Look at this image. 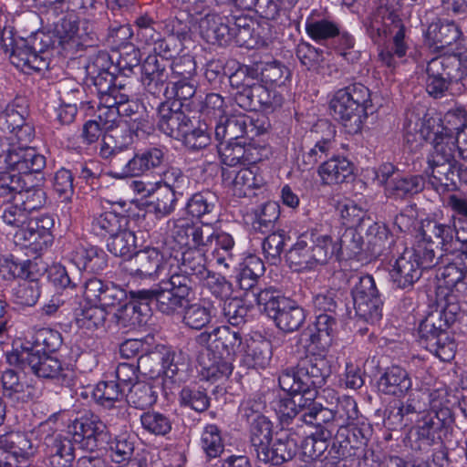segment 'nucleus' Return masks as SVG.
Returning <instances> with one entry per match:
<instances>
[{
  "label": "nucleus",
  "mask_w": 467,
  "mask_h": 467,
  "mask_svg": "<svg viewBox=\"0 0 467 467\" xmlns=\"http://www.w3.org/2000/svg\"><path fill=\"white\" fill-rule=\"evenodd\" d=\"M73 438L75 441L82 444V447L93 451L102 449L109 443L110 457L113 462L120 463L131 461L134 452V437L120 434L109 442L110 435L106 424L100 418L93 413H86L76 419L72 425Z\"/></svg>",
  "instance_id": "1"
},
{
  "label": "nucleus",
  "mask_w": 467,
  "mask_h": 467,
  "mask_svg": "<svg viewBox=\"0 0 467 467\" xmlns=\"http://www.w3.org/2000/svg\"><path fill=\"white\" fill-rule=\"evenodd\" d=\"M460 313L461 308L457 303L448 302L441 310L429 314L419 326L420 346L442 361H450L454 358L456 343L448 329Z\"/></svg>",
  "instance_id": "2"
},
{
  "label": "nucleus",
  "mask_w": 467,
  "mask_h": 467,
  "mask_svg": "<svg viewBox=\"0 0 467 467\" xmlns=\"http://www.w3.org/2000/svg\"><path fill=\"white\" fill-rule=\"evenodd\" d=\"M372 108L369 89L360 83L338 89L329 102V109L336 119L339 120L349 134L361 131Z\"/></svg>",
  "instance_id": "3"
},
{
  "label": "nucleus",
  "mask_w": 467,
  "mask_h": 467,
  "mask_svg": "<svg viewBox=\"0 0 467 467\" xmlns=\"http://www.w3.org/2000/svg\"><path fill=\"white\" fill-rule=\"evenodd\" d=\"M205 251L186 248L181 253L180 258L175 255L178 265L175 269H171L170 276L166 279V284L175 293L173 301L177 300L185 306L189 296H194L196 283L208 276L210 271L206 267Z\"/></svg>",
  "instance_id": "4"
},
{
  "label": "nucleus",
  "mask_w": 467,
  "mask_h": 467,
  "mask_svg": "<svg viewBox=\"0 0 467 467\" xmlns=\"http://www.w3.org/2000/svg\"><path fill=\"white\" fill-rule=\"evenodd\" d=\"M334 253L335 246L329 235L307 230L298 235L285 256L291 268L303 271L326 264Z\"/></svg>",
  "instance_id": "5"
},
{
  "label": "nucleus",
  "mask_w": 467,
  "mask_h": 467,
  "mask_svg": "<svg viewBox=\"0 0 467 467\" xmlns=\"http://www.w3.org/2000/svg\"><path fill=\"white\" fill-rule=\"evenodd\" d=\"M55 44L54 34L40 30L26 38H15L10 54L11 63L23 71L47 69L50 61V50Z\"/></svg>",
  "instance_id": "6"
},
{
  "label": "nucleus",
  "mask_w": 467,
  "mask_h": 467,
  "mask_svg": "<svg viewBox=\"0 0 467 467\" xmlns=\"http://www.w3.org/2000/svg\"><path fill=\"white\" fill-rule=\"evenodd\" d=\"M256 304L285 333L297 331L306 320L305 310L278 290L266 288L260 291L256 294Z\"/></svg>",
  "instance_id": "7"
},
{
  "label": "nucleus",
  "mask_w": 467,
  "mask_h": 467,
  "mask_svg": "<svg viewBox=\"0 0 467 467\" xmlns=\"http://www.w3.org/2000/svg\"><path fill=\"white\" fill-rule=\"evenodd\" d=\"M454 422V414L448 407L424 414L412 432V447L419 451H428L433 445H442L443 437L452 431Z\"/></svg>",
  "instance_id": "8"
},
{
  "label": "nucleus",
  "mask_w": 467,
  "mask_h": 467,
  "mask_svg": "<svg viewBox=\"0 0 467 467\" xmlns=\"http://www.w3.org/2000/svg\"><path fill=\"white\" fill-rule=\"evenodd\" d=\"M175 352L164 347L141 354L138 358L139 372L151 379H161L163 388H170L180 373L184 371L185 364L179 362Z\"/></svg>",
  "instance_id": "9"
},
{
  "label": "nucleus",
  "mask_w": 467,
  "mask_h": 467,
  "mask_svg": "<svg viewBox=\"0 0 467 467\" xmlns=\"http://www.w3.org/2000/svg\"><path fill=\"white\" fill-rule=\"evenodd\" d=\"M337 431L331 441L328 454L334 459H345L358 455L367 446L371 433L366 420L350 423L337 424Z\"/></svg>",
  "instance_id": "10"
},
{
  "label": "nucleus",
  "mask_w": 467,
  "mask_h": 467,
  "mask_svg": "<svg viewBox=\"0 0 467 467\" xmlns=\"http://www.w3.org/2000/svg\"><path fill=\"white\" fill-rule=\"evenodd\" d=\"M229 16L218 14H207L200 21V34L209 44L226 46L232 40L238 46H248L253 37L254 26H246L237 31H231Z\"/></svg>",
  "instance_id": "11"
},
{
  "label": "nucleus",
  "mask_w": 467,
  "mask_h": 467,
  "mask_svg": "<svg viewBox=\"0 0 467 467\" xmlns=\"http://www.w3.org/2000/svg\"><path fill=\"white\" fill-rule=\"evenodd\" d=\"M357 317L367 323L376 324L382 317V301L372 275H365L351 289Z\"/></svg>",
  "instance_id": "12"
},
{
  "label": "nucleus",
  "mask_w": 467,
  "mask_h": 467,
  "mask_svg": "<svg viewBox=\"0 0 467 467\" xmlns=\"http://www.w3.org/2000/svg\"><path fill=\"white\" fill-rule=\"evenodd\" d=\"M127 293L128 298L126 300L133 306L136 305L137 308L140 309L139 312L145 314L147 317L150 316V305L153 302L156 308L167 316H173L179 307L183 306L182 302L173 301V298H170L175 293L166 284V279L161 280L154 288L130 290Z\"/></svg>",
  "instance_id": "13"
},
{
  "label": "nucleus",
  "mask_w": 467,
  "mask_h": 467,
  "mask_svg": "<svg viewBox=\"0 0 467 467\" xmlns=\"http://www.w3.org/2000/svg\"><path fill=\"white\" fill-rule=\"evenodd\" d=\"M168 151L165 146H150L140 150L132 157L127 155L120 171H113L112 176L122 179L154 171L167 162Z\"/></svg>",
  "instance_id": "14"
},
{
  "label": "nucleus",
  "mask_w": 467,
  "mask_h": 467,
  "mask_svg": "<svg viewBox=\"0 0 467 467\" xmlns=\"http://www.w3.org/2000/svg\"><path fill=\"white\" fill-rule=\"evenodd\" d=\"M335 135L334 127L326 120L318 121L311 129L309 138L313 147L302 155L303 171L313 169L319 161L335 154L337 147Z\"/></svg>",
  "instance_id": "15"
},
{
  "label": "nucleus",
  "mask_w": 467,
  "mask_h": 467,
  "mask_svg": "<svg viewBox=\"0 0 467 467\" xmlns=\"http://www.w3.org/2000/svg\"><path fill=\"white\" fill-rule=\"evenodd\" d=\"M54 225V218L49 214L32 218L25 227L16 231V242L30 248L35 254H40L53 244Z\"/></svg>",
  "instance_id": "16"
},
{
  "label": "nucleus",
  "mask_w": 467,
  "mask_h": 467,
  "mask_svg": "<svg viewBox=\"0 0 467 467\" xmlns=\"http://www.w3.org/2000/svg\"><path fill=\"white\" fill-rule=\"evenodd\" d=\"M280 388L287 393H302L306 399H317V389L322 387L321 379L315 378L310 372L305 358H301L296 366L282 371L278 378Z\"/></svg>",
  "instance_id": "17"
},
{
  "label": "nucleus",
  "mask_w": 467,
  "mask_h": 467,
  "mask_svg": "<svg viewBox=\"0 0 467 467\" xmlns=\"http://www.w3.org/2000/svg\"><path fill=\"white\" fill-rule=\"evenodd\" d=\"M17 359L26 363L32 373L38 378L57 379L66 386H70L73 383V370L51 354H19Z\"/></svg>",
  "instance_id": "18"
},
{
  "label": "nucleus",
  "mask_w": 467,
  "mask_h": 467,
  "mask_svg": "<svg viewBox=\"0 0 467 467\" xmlns=\"http://www.w3.org/2000/svg\"><path fill=\"white\" fill-rule=\"evenodd\" d=\"M261 133L262 130L244 114L224 116L216 121L214 127V136L219 142L241 141L245 138L254 140Z\"/></svg>",
  "instance_id": "19"
},
{
  "label": "nucleus",
  "mask_w": 467,
  "mask_h": 467,
  "mask_svg": "<svg viewBox=\"0 0 467 467\" xmlns=\"http://www.w3.org/2000/svg\"><path fill=\"white\" fill-rule=\"evenodd\" d=\"M170 61L157 55H149L140 65V81L145 91L155 98L164 96L171 79Z\"/></svg>",
  "instance_id": "20"
},
{
  "label": "nucleus",
  "mask_w": 467,
  "mask_h": 467,
  "mask_svg": "<svg viewBox=\"0 0 467 467\" xmlns=\"http://www.w3.org/2000/svg\"><path fill=\"white\" fill-rule=\"evenodd\" d=\"M182 102L163 101L157 108L158 128L169 137L180 140L192 127L191 119L182 110Z\"/></svg>",
  "instance_id": "21"
},
{
  "label": "nucleus",
  "mask_w": 467,
  "mask_h": 467,
  "mask_svg": "<svg viewBox=\"0 0 467 467\" xmlns=\"http://www.w3.org/2000/svg\"><path fill=\"white\" fill-rule=\"evenodd\" d=\"M132 142V135L125 127L107 130L100 143L99 155L103 159H110L112 167L120 171L127 158L125 150Z\"/></svg>",
  "instance_id": "22"
},
{
  "label": "nucleus",
  "mask_w": 467,
  "mask_h": 467,
  "mask_svg": "<svg viewBox=\"0 0 467 467\" xmlns=\"http://www.w3.org/2000/svg\"><path fill=\"white\" fill-rule=\"evenodd\" d=\"M5 162L10 171L24 178L38 173L46 167V158L32 147L11 146L5 154Z\"/></svg>",
  "instance_id": "23"
},
{
  "label": "nucleus",
  "mask_w": 467,
  "mask_h": 467,
  "mask_svg": "<svg viewBox=\"0 0 467 467\" xmlns=\"http://www.w3.org/2000/svg\"><path fill=\"white\" fill-rule=\"evenodd\" d=\"M283 97L275 89L255 81L250 89L237 99V105L244 110L275 109L283 104Z\"/></svg>",
  "instance_id": "24"
},
{
  "label": "nucleus",
  "mask_w": 467,
  "mask_h": 467,
  "mask_svg": "<svg viewBox=\"0 0 467 467\" xmlns=\"http://www.w3.org/2000/svg\"><path fill=\"white\" fill-rule=\"evenodd\" d=\"M32 453V442L26 433L11 431L0 435V454L16 467H22L21 463Z\"/></svg>",
  "instance_id": "25"
},
{
  "label": "nucleus",
  "mask_w": 467,
  "mask_h": 467,
  "mask_svg": "<svg viewBox=\"0 0 467 467\" xmlns=\"http://www.w3.org/2000/svg\"><path fill=\"white\" fill-rule=\"evenodd\" d=\"M421 274V268L414 259V253L409 249H405L402 254L396 259L389 271L393 285L400 289L411 288L420 278Z\"/></svg>",
  "instance_id": "26"
},
{
  "label": "nucleus",
  "mask_w": 467,
  "mask_h": 467,
  "mask_svg": "<svg viewBox=\"0 0 467 467\" xmlns=\"http://www.w3.org/2000/svg\"><path fill=\"white\" fill-rule=\"evenodd\" d=\"M427 139L431 140L433 146L432 151L428 157V163L457 161L455 155L458 145L451 129L438 124L437 130L433 131V137L431 138V134L428 133Z\"/></svg>",
  "instance_id": "27"
},
{
  "label": "nucleus",
  "mask_w": 467,
  "mask_h": 467,
  "mask_svg": "<svg viewBox=\"0 0 467 467\" xmlns=\"http://www.w3.org/2000/svg\"><path fill=\"white\" fill-rule=\"evenodd\" d=\"M462 32L459 26L449 20H437L432 22L426 32V41L431 48L441 52L446 47L457 44L462 40Z\"/></svg>",
  "instance_id": "28"
},
{
  "label": "nucleus",
  "mask_w": 467,
  "mask_h": 467,
  "mask_svg": "<svg viewBox=\"0 0 467 467\" xmlns=\"http://www.w3.org/2000/svg\"><path fill=\"white\" fill-rule=\"evenodd\" d=\"M163 268V255L156 248L147 247L134 254L130 275L141 279H156Z\"/></svg>",
  "instance_id": "29"
},
{
  "label": "nucleus",
  "mask_w": 467,
  "mask_h": 467,
  "mask_svg": "<svg viewBox=\"0 0 467 467\" xmlns=\"http://www.w3.org/2000/svg\"><path fill=\"white\" fill-rule=\"evenodd\" d=\"M290 398L279 399L275 405V410L283 427L290 425L301 426L304 423L301 416L306 410V406L312 400L302 393H288Z\"/></svg>",
  "instance_id": "30"
},
{
  "label": "nucleus",
  "mask_w": 467,
  "mask_h": 467,
  "mask_svg": "<svg viewBox=\"0 0 467 467\" xmlns=\"http://www.w3.org/2000/svg\"><path fill=\"white\" fill-rule=\"evenodd\" d=\"M3 396L15 404L26 403L34 399L35 389L25 377L14 369H6L1 378Z\"/></svg>",
  "instance_id": "31"
},
{
  "label": "nucleus",
  "mask_w": 467,
  "mask_h": 467,
  "mask_svg": "<svg viewBox=\"0 0 467 467\" xmlns=\"http://www.w3.org/2000/svg\"><path fill=\"white\" fill-rule=\"evenodd\" d=\"M220 142L218 152L222 163L229 167L255 163L260 160L254 151L256 149L247 144L245 140Z\"/></svg>",
  "instance_id": "32"
},
{
  "label": "nucleus",
  "mask_w": 467,
  "mask_h": 467,
  "mask_svg": "<svg viewBox=\"0 0 467 467\" xmlns=\"http://www.w3.org/2000/svg\"><path fill=\"white\" fill-rule=\"evenodd\" d=\"M455 234V229L451 225L439 223L433 220H425L422 221L420 228L421 239L419 242L448 251Z\"/></svg>",
  "instance_id": "33"
},
{
  "label": "nucleus",
  "mask_w": 467,
  "mask_h": 467,
  "mask_svg": "<svg viewBox=\"0 0 467 467\" xmlns=\"http://www.w3.org/2000/svg\"><path fill=\"white\" fill-rule=\"evenodd\" d=\"M61 345V334L57 330L44 327L37 330L31 340L23 344L20 354H52L58 350Z\"/></svg>",
  "instance_id": "34"
},
{
  "label": "nucleus",
  "mask_w": 467,
  "mask_h": 467,
  "mask_svg": "<svg viewBox=\"0 0 467 467\" xmlns=\"http://www.w3.org/2000/svg\"><path fill=\"white\" fill-rule=\"evenodd\" d=\"M378 387L384 394L402 397L410 389L411 379L406 369L391 366L380 376Z\"/></svg>",
  "instance_id": "35"
},
{
  "label": "nucleus",
  "mask_w": 467,
  "mask_h": 467,
  "mask_svg": "<svg viewBox=\"0 0 467 467\" xmlns=\"http://www.w3.org/2000/svg\"><path fill=\"white\" fill-rule=\"evenodd\" d=\"M47 452L52 467H71L75 460V448L71 439L61 434L47 440Z\"/></svg>",
  "instance_id": "36"
},
{
  "label": "nucleus",
  "mask_w": 467,
  "mask_h": 467,
  "mask_svg": "<svg viewBox=\"0 0 467 467\" xmlns=\"http://www.w3.org/2000/svg\"><path fill=\"white\" fill-rule=\"evenodd\" d=\"M234 359L219 353L212 352V355H199L198 363L202 375L208 380H218L228 378L234 369Z\"/></svg>",
  "instance_id": "37"
},
{
  "label": "nucleus",
  "mask_w": 467,
  "mask_h": 467,
  "mask_svg": "<svg viewBox=\"0 0 467 467\" xmlns=\"http://www.w3.org/2000/svg\"><path fill=\"white\" fill-rule=\"evenodd\" d=\"M368 247L374 256H380L389 254L391 245L395 244L393 235L385 224L374 222L364 226L363 231Z\"/></svg>",
  "instance_id": "38"
},
{
  "label": "nucleus",
  "mask_w": 467,
  "mask_h": 467,
  "mask_svg": "<svg viewBox=\"0 0 467 467\" xmlns=\"http://www.w3.org/2000/svg\"><path fill=\"white\" fill-rule=\"evenodd\" d=\"M54 36L63 49H78L81 45L78 36V23L75 13H67L55 24Z\"/></svg>",
  "instance_id": "39"
},
{
  "label": "nucleus",
  "mask_w": 467,
  "mask_h": 467,
  "mask_svg": "<svg viewBox=\"0 0 467 467\" xmlns=\"http://www.w3.org/2000/svg\"><path fill=\"white\" fill-rule=\"evenodd\" d=\"M296 443L290 439H276L265 447L263 453L256 456L259 462L281 465L292 460L296 454Z\"/></svg>",
  "instance_id": "40"
},
{
  "label": "nucleus",
  "mask_w": 467,
  "mask_h": 467,
  "mask_svg": "<svg viewBox=\"0 0 467 467\" xmlns=\"http://www.w3.org/2000/svg\"><path fill=\"white\" fill-rule=\"evenodd\" d=\"M425 187V179L421 175L395 176L386 186L389 197L404 200L420 193Z\"/></svg>",
  "instance_id": "41"
},
{
  "label": "nucleus",
  "mask_w": 467,
  "mask_h": 467,
  "mask_svg": "<svg viewBox=\"0 0 467 467\" xmlns=\"http://www.w3.org/2000/svg\"><path fill=\"white\" fill-rule=\"evenodd\" d=\"M222 177L224 183L232 184L234 194L239 197L246 196L248 191L259 189L264 185V179L250 168H243L233 177L232 172L223 169Z\"/></svg>",
  "instance_id": "42"
},
{
  "label": "nucleus",
  "mask_w": 467,
  "mask_h": 467,
  "mask_svg": "<svg viewBox=\"0 0 467 467\" xmlns=\"http://www.w3.org/2000/svg\"><path fill=\"white\" fill-rule=\"evenodd\" d=\"M213 343L212 349L215 353L223 354L234 360L236 353L244 348L240 332L226 326L214 328Z\"/></svg>",
  "instance_id": "43"
},
{
  "label": "nucleus",
  "mask_w": 467,
  "mask_h": 467,
  "mask_svg": "<svg viewBox=\"0 0 467 467\" xmlns=\"http://www.w3.org/2000/svg\"><path fill=\"white\" fill-rule=\"evenodd\" d=\"M318 174L326 183H342L353 174V164L347 158L333 154L319 166Z\"/></svg>",
  "instance_id": "44"
},
{
  "label": "nucleus",
  "mask_w": 467,
  "mask_h": 467,
  "mask_svg": "<svg viewBox=\"0 0 467 467\" xmlns=\"http://www.w3.org/2000/svg\"><path fill=\"white\" fill-rule=\"evenodd\" d=\"M428 164L431 169L430 182L436 190L440 186L447 191L457 188V179L460 171L458 161H441Z\"/></svg>",
  "instance_id": "45"
},
{
  "label": "nucleus",
  "mask_w": 467,
  "mask_h": 467,
  "mask_svg": "<svg viewBox=\"0 0 467 467\" xmlns=\"http://www.w3.org/2000/svg\"><path fill=\"white\" fill-rule=\"evenodd\" d=\"M246 416L248 420H251L252 452L255 456H259L273 440L272 423L265 416L259 413L254 414L252 419H250V415Z\"/></svg>",
  "instance_id": "46"
},
{
  "label": "nucleus",
  "mask_w": 467,
  "mask_h": 467,
  "mask_svg": "<svg viewBox=\"0 0 467 467\" xmlns=\"http://www.w3.org/2000/svg\"><path fill=\"white\" fill-rule=\"evenodd\" d=\"M245 358L247 366L254 368H265L270 362L272 357L271 343L265 338L250 337L245 341Z\"/></svg>",
  "instance_id": "47"
},
{
  "label": "nucleus",
  "mask_w": 467,
  "mask_h": 467,
  "mask_svg": "<svg viewBox=\"0 0 467 467\" xmlns=\"http://www.w3.org/2000/svg\"><path fill=\"white\" fill-rule=\"evenodd\" d=\"M462 66V59L456 55L441 56L432 58L427 65V76L438 77L455 82L459 79V71Z\"/></svg>",
  "instance_id": "48"
},
{
  "label": "nucleus",
  "mask_w": 467,
  "mask_h": 467,
  "mask_svg": "<svg viewBox=\"0 0 467 467\" xmlns=\"http://www.w3.org/2000/svg\"><path fill=\"white\" fill-rule=\"evenodd\" d=\"M252 214L253 229L266 234L275 231L280 216V206L275 202H267L254 209Z\"/></svg>",
  "instance_id": "49"
},
{
  "label": "nucleus",
  "mask_w": 467,
  "mask_h": 467,
  "mask_svg": "<svg viewBox=\"0 0 467 467\" xmlns=\"http://www.w3.org/2000/svg\"><path fill=\"white\" fill-rule=\"evenodd\" d=\"M362 233L358 229L347 228L338 244L333 243L335 246L334 254L339 260H350L359 255L363 251L364 244Z\"/></svg>",
  "instance_id": "50"
},
{
  "label": "nucleus",
  "mask_w": 467,
  "mask_h": 467,
  "mask_svg": "<svg viewBox=\"0 0 467 467\" xmlns=\"http://www.w3.org/2000/svg\"><path fill=\"white\" fill-rule=\"evenodd\" d=\"M218 197L211 191H202L192 195L186 212L192 217L202 219L215 213Z\"/></svg>",
  "instance_id": "51"
},
{
  "label": "nucleus",
  "mask_w": 467,
  "mask_h": 467,
  "mask_svg": "<svg viewBox=\"0 0 467 467\" xmlns=\"http://www.w3.org/2000/svg\"><path fill=\"white\" fill-rule=\"evenodd\" d=\"M158 387L144 381H136L127 394V402L138 410H147L154 405L158 399Z\"/></svg>",
  "instance_id": "52"
},
{
  "label": "nucleus",
  "mask_w": 467,
  "mask_h": 467,
  "mask_svg": "<svg viewBox=\"0 0 467 467\" xmlns=\"http://www.w3.org/2000/svg\"><path fill=\"white\" fill-rule=\"evenodd\" d=\"M305 28L311 39L321 44L335 39L339 34L338 24L326 17L317 19L308 17L306 21Z\"/></svg>",
  "instance_id": "53"
},
{
  "label": "nucleus",
  "mask_w": 467,
  "mask_h": 467,
  "mask_svg": "<svg viewBox=\"0 0 467 467\" xmlns=\"http://www.w3.org/2000/svg\"><path fill=\"white\" fill-rule=\"evenodd\" d=\"M127 223V216L108 211L94 217L91 228L93 233L97 235L105 236L109 234L111 236L125 228Z\"/></svg>",
  "instance_id": "54"
},
{
  "label": "nucleus",
  "mask_w": 467,
  "mask_h": 467,
  "mask_svg": "<svg viewBox=\"0 0 467 467\" xmlns=\"http://www.w3.org/2000/svg\"><path fill=\"white\" fill-rule=\"evenodd\" d=\"M259 77V66H240L233 74L228 77L229 83L235 92L233 93L235 103L238 97L250 89Z\"/></svg>",
  "instance_id": "55"
},
{
  "label": "nucleus",
  "mask_w": 467,
  "mask_h": 467,
  "mask_svg": "<svg viewBox=\"0 0 467 467\" xmlns=\"http://www.w3.org/2000/svg\"><path fill=\"white\" fill-rule=\"evenodd\" d=\"M193 296H190L185 306L179 307L176 313L183 310L182 322L192 329L200 330L211 322V309L199 303L190 304Z\"/></svg>",
  "instance_id": "56"
},
{
  "label": "nucleus",
  "mask_w": 467,
  "mask_h": 467,
  "mask_svg": "<svg viewBox=\"0 0 467 467\" xmlns=\"http://www.w3.org/2000/svg\"><path fill=\"white\" fill-rule=\"evenodd\" d=\"M316 400L312 399L307 404L306 410L302 414L301 419L306 425H316L317 430L320 428L332 429V421L336 420L337 412L324 407Z\"/></svg>",
  "instance_id": "57"
},
{
  "label": "nucleus",
  "mask_w": 467,
  "mask_h": 467,
  "mask_svg": "<svg viewBox=\"0 0 467 467\" xmlns=\"http://www.w3.org/2000/svg\"><path fill=\"white\" fill-rule=\"evenodd\" d=\"M25 187L24 176L14 171H0V202L3 203L16 201Z\"/></svg>",
  "instance_id": "58"
},
{
  "label": "nucleus",
  "mask_w": 467,
  "mask_h": 467,
  "mask_svg": "<svg viewBox=\"0 0 467 467\" xmlns=\"http://www.w3.org/2000/svg\"><path fill=\"white\" fill-rule=\"evenodd\" d=\"M338 210L343 224L348 228L358 229L363 232L364 226H368L371 223V218L368 216L367 212L353 201L340 203Z\"/></svg>",
  "instance_id": "59"
},
{
  "label": "nucleus",
  "mask_w": 467,
  "mask_h": 467,
  "mask_svg": "<svg viewBox=\"0 0 467 467\" xmlns=\"http://www.w3.org/2000/svg\"><path fill=\"white\" fill-rule=\"evenodd\" d=\"M108 250L115 256L130 258L136 249V237L131 231L121 229L109 236L107 243Z\"/></svg>",
  "instance_id": "60"
},
{
  "label": "nucleus",
  "mask_w": 467,
  "mask_h": 467,
  "mask_svg": "<svg viewBox=\"0 0 467 467\" xmlns=\"http://www.w3.org/2000/svg\"><path fill=\"white\" fill-rule=\"evenodd\" d=\"M259 66V77L263 84L270 87H282L290 78V70L278 61L267 62Z\"/></svg>",
  "instance_id": "61"
},
{
  "label": "nucleus",
  "mask_w": 467,
  "mask_h": 467,
  "mask_svg": "<svg viewBox=\"0 0 467 467\" xmlns=\"http://www.w3.org/2000/svg\"><path fill=\"white\" fill-rule=\"evenodd\" d=\"M107 312L101 306L85 305L76 309L75 318L78 327L94 329L102 327L106 321Z\"/></svg>",
  "instance_id": "62"
},
{
  "label": "nucleus",
  "mask_w": 467,
  "mask_h": 467,
  "mask_svg": "<svg viewBox=\"0 0 467 467\" xmlns=\"http://www.w3.org/2000/svg\"><path fill=\"white\" fill-rule=\"evenodd\" d=\"M263 242V252L267 262L273 265H278L282 260V254L285 242L289 239L284 230H277L267 234Z\"/></svg>",
  "instance_id": "63"
},
{
  "label": "nucleus",
  "mask_w": 467,
  "mask_h": 467,
  "mask_svg": "<svg viewBox=\"0 0 467 467\" xmlns=\"http://www.w3.org/2000/svg\"><path fill=\"white\" fill-rule=\"evenodd\" d=\"M210 402L211 399L203 388L184 387L180 392V404L197 412L205 411Z\"/></svg>",
  "instance_id": "64"
}]
</instances>
